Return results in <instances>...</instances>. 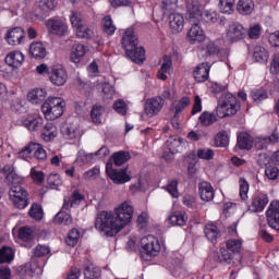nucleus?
<instances>
[{"label":"nucleus","instance_id":"16","mask_svg":"<svg viewBox=\"0 0 279 279\" xmlns=\"http://www.w3.org/2000/svg\"><path fill=\"white\" fill-rule=\"evenodd\" d=\"M168 21L172 34H180L184 29V15L181 13H170Z\"/></svg>","mask_w":279,"mask_h":279},{"label":"nucleus","instance_id":"3","mask_svg":"<svg viewBox=\"0 0 279 279\" xmlns=\"http://www.w3.org/2000/svg\"><path fill=\"white\" fill-rule=\"evenodd\" d=\"M121 45L125 51V56L130 58L132 62H135V64L145 62V48L138 46V35L134 33L133 28H128L124 32Z\"/></svg>","mask_w":279,"mask_h":279},{"label":"nucleus","instance_id":"33","mask_svg":"<svg viewBox=\"0 0 279 279\" xmlns=\"http://www.w3.org/2000/svg\"><path fill=\"white\" fill-rule=\"evenodd\" d=\"M29 52L33 58L40 60L41 58H45V56H47V48H45V45H43V43L36 41L31 45Z\"/></svg>","mask_w":279,"mask_h":279},{"label":"nucleus","instance_id":"36","mask_svg":"<svg viewBox=\"0 0 279 279\" xmlns=\"http://www.w3.org/2000/svg\"><path fill=\"white\" fill-rule=\"evenodd\" d=\"M198 121L203 128H210V125L217 122V116L213 112L204 111L199 116Z\"/></svg>","mask_w":279,"mask_h":279},{"label":"nucleus","instance_id":"21","mask_svg":"<svg viewBox=\"0 0 279 279\" xmlns=\"http://www.w3.org/2000/svg\"><path fill=\"white\" fill-rule=\"evenodd\" d=\"M198 193L203 202H210L215 198V190L213 189V185L206 181L199 183Z\"/></svg>","mask_w":279,"mask_h":279},{"label":"nucleus","instance_id":"10","mask_svg":"<svg viewBox=\"0 0 279 279\" xmlns=\"http://www.w3.org/2000/svg\"><path fill=\"white\" fill-rule=\"evenodd\" d=\"M247 36V29L240 23H231L227 29V40L230 43H239Z\"/></svg>","mask_w":279,"mask_h":279},{"label":"nucleus","instance_id":"24","mask_svg":"<svg viewBox=\"0 0 279 279\" xmlns=\"http://www.w3.org/2000/svg\"><path fill=\"white\" fill-rule=\"evenodd\" d=\"M269 204V197L267 194L256 195L252 201V210L253 213H263L265 210V206Z\"/></svg>","mask_w":279,"mask_h":279},{"label":"nucleus","instance_id":"64","mask_svg":"<svg viewBox=\"0 0 279 279\" xmlns=\"http://www.w3.org/2000/svg\"><path fill=\"white\" fill-rule=\"evenodd\" d=\"M265 175L268 178V180H278L279 175V169L276 166H268L265 169Z\"/></svg>","mask_w":279,"mask_h":279},{"label":"nucleus","instance_id":"35","mask_svg":"<svg viewBox=\"0 0 279 279\" xmlns=\"http://www.w3.org/2000/svg\"><path fill=\"white\" fill-rule=\"evenodd\" d=\"M111 160H113L116 167H123V165H125V162L130 160V153L124 150L113 153L111 155Z\"/></svg>","mask_w":279,"mask_h":279},{"label":"nucleus","instance_id":"32","mask_svg":"<svg viewBox=\"0 0 279 279\" xmlns=\"http://www.w3.org/2000/svg\"><path fill=\"white\" fill-rule=\"evenodd\" d=\"M238 146L240 149H252L254 147V140L252 138V135L250 133H240L238 136Z\"/></svg>","mask_w":279,"mask_h":279},{"label":"nucleus","instance_id":"52","mask_svg":"<svg viewBox=\"0 0 279 279\" xmlns=\"http://www.w3.org/2000/svg\"><path fill=\"white\" fill-rule=\"evenodd\" d=\"M197 158L201 160H213L215 158V150L210 148H198Z\"/></svg>","mask_w":279,"mask_h":279},{"label":"nucleus","instance_id":"62","mask_svg":"<svg viewBox=\"0 0 279 279\" xmlns=\"http://www.w3.org/2000/svg\"><path fill=\"white\" fill-rule=\"evenodd\" d=\"M38 8L43 12H51L56 8V0H39Z\"/></svg>","mask_w":279,"mask_h":279},{"label":"nucleus","instance_id":"55","mask_svg":"<svg viewBox=\"0 0 279 279\" xmlns=\"http://www.w3.org/2000/svg\"><path fill=\"white\" fill-rule=\"evenodd\" d=\"M262 29L259 24H255L246 31V34L251 40H258V38H260Z\"/></svg>","mask_w":279,"mask_h":279},{"label":"nucleus","instance_id":"53","mask_svg":"<svg viewBox=\"0 0 279 279\" xmlns=\"http://www.w3.org/2000/svg\"><path fill=\"white\" fill-rule=\"evenodd\" d=\"M251 97L255 104H260L267 99V92L265 89H254L251 92Z\"/></svg>","mask_w":279,"mask_h":279},{"label":"nucleus","instance_id":"48","mask_svg":"<svg viewBox=\"0 0 279 279\" xmlns=\"http://www.w3.org/2000/svg\"><path fill=\"white\" fill-rule=\"evenodd\" d=\"M239 186H240V197L243 202L247 199V194L250 193V183L245 178L241 177L239 180Z\"/></svg>","mask_w":279,"mask_h":279},{"label":"nucleus","instance_id":"49","mask_svg":"<svg viewBox=\"0 0 279 279\" xmlns=\"http://www.w3.org/2000/svg\"><path fill=\"white\" fill-rule=\"evenodd\" d=\"M215 143L217 147H228V143H230V138L228 137V132L220 131L215 136Z\"/></svg>","mask_w":279,"mask_h":279},{"label":"nucleus","instance_id":"63","mask_svg":"<svg viewBox=\"0 0 279 279\" xmlns=\"http://www.w3.org/2000/svg\"><path fill=\"white\" fill-rule=\"evenodd\" d=\"M31 178L34 182H37V184H43V182H45V172L36 170V168H32Z\"/></svg>","mask_w":279,"mask_h":279},{"label":"nucleus","instance_id":"37","mask_svg":"<svg viewBox=\"0 0 279 279\" xmlns=\"http://www.w3.org/2000/svg\"><path fill=\"white\" fill-rule=\"evenodd\" d=\"M104 112H106V108H104V106L94 105L90 111L93 123H96V125H99V123H101V117H104Z\"/></svg>","mask_w":279,"mask_h":279},{"label":"nucleus","instance_id":"54","mask_svg":"<svg viewBox=\"0 0 279 279\" xmlns=\"http://www.w3.org/2000/svg\"><path fill=\"white\" fill-rule=\"evenodd\" d=\"M80 241V230L72 229L68 234L65 243L70 245V247H75V244Z\"/></svg>","mask_w":279,"mask_h":279},{"label":"nucleus","instance_id":"51","mask_svg":"<svg viewBox=\"0 0 279 279\" xmlns=\"http://www.w3.org/2000/svg\"><path fill=\"white\" fill-rule=\"evenodd\" d=\"M28 215L32 217V219L40 221V219H43V207L39 204H33Z\"/></svg>","mask_w":279,"mask_h":279},{"label":"nucleus","instance_id":"50","mask_svg":"<svg viewBox=\"0 0 279 279\" xmlns=\"http://www.w3.org/2000/svg\"><path fill=\"white\" fill-rule=\"evenodd\" d=\"M199 19L203 23L209 24L217 23V21H219L217 17V12L215 11H204L203 13L201 12Z\"/></svg>","mask_w":279,"mask_h":279},{"label":"nucleus","instance_id":"11","mask_svg":"<svg viewBox=\"0 0 279 279\" xmlns=\"http://www.w3.org/2000/svg\"><path fill=\"white\" fill-rule=\"evenodd\" d=\"M162 108H165V99L160 96H156L146 100L144 112L147 117H156Z\"/></svg>","mask_w":279,"mask_h":279},{"label":"nucleus","instance_id":"20","mask_svg":"<svg viewBox=\"0 0 279 279\" xmlns=\"http://www.w3.org/2000/svg\"><path fill=\"white\" fill-rule=\"evenodd\" d=\"M193 75L198 83L206 82L210 75V64L208 62L198 64L194 70Z\"/></svg>","mask_w":279,"mask_h":279},{"label":"nucleus","instance_id":"14","mask_svg":"<svg viewBox=\"0 0 279 279\" xmlns=\"http://www.w3.org/2000/svg\"><path fill=\"white\" fill-rule=\"evenodd\" d=\"M24 38H25V29H23V27L11 28L5 34V40L8 45H11L12 47L16 45H21Z\"/></svg>","mask_w":279,"mask_h":279},{"label":"nucleus","instance_id":"28","mask_svg":"<svg viewBox=\"0 0 279 279\" xmlns=\"http://www.w3.org/2000/svg\"><path fill=\"white\" fill-rule=\"evenodd\" d=\"M205 236L210 243H217V239L221 236V231L217 228V225L209 223L204 228Z\"/></svg>","mask_w":279,"mask_h":279},{"label":"nucleus","instance_id":"41","mask_svg":"<svg viewBox=\"0 0 279 279\" xmlns=\"http://www.w3.org/2000/svg\"><path fill=\"white\" fill-rule=\"evenodd\" d=\"M102 29L105 34L108 36H112L117 32V26L112 22V17L110 15H106L101 21Z\"/></svg>","mask_w":279,"mask_h":279},{"label":"nucleus","instance_id":"47","mask_svg":"<svg viewBox=\"0 0 279 279\" xmlns=\"http://www.w3.org/2000/svg\"><path fill=\"white\" fill-rule=\"evenodd\" d=\"M47 183L50 189L58 191L62 184V177L58 173H51L47 178Z\"/></svg>","mask_w":279,"mask_h":279},{"label":"nucleus","instance_id":"31","mask_svg":"<svg viewBox=\"0 0 279 279\" xmlns=\"http://www.w3.org/2000/svg\"><path fill=\"white\" fill-rule=\"evenodd\" d=\"M88 51V48L82 44H77L72 48L71 53V60L74 62V64H77L81 62L82 58L86 56V52Z\"/></svg>","mask_w":279,"mask_h":279},{"label":"nucleus","instance_id":"23","mask_svg":"<svg viewBox=\"0 0 279 279\" xmlns=\"http://www.w3.org/2000/svg\"><path fill=\"white\" fill-rule=\"evenodd\" d=\"M43 117L40 116H27L23 121L24 128H27L31 132H38L43 128Z\"/></svg>","mask_w":279,"mask_h":279},{"label":"nucleus","instance_id":"60","mask_svg":"<svg viewBox=\"0 0 279 279\" xmlns=\"http://www.w3.org/2000/svg\"><path fill=\"white\" fill-rule=\"evenodd\" d=\"M242 245H243V242L241 240L227 241V250H229V252H233V254H239V252H241Z\"/></svg>","mask_w":279,"mask_h":279},{"label":"nucleus","instance_id":"39","mask_svg":"<svg viewBox=\"0 0 279 279\" xmlns=\"http://www.w3.org/2000/svg\"><path fill=\"white\" fill-rule=\"evenodd\" d=\"M53 222L59 226H71V223H73V218L71 217V214H68L66 211H59L54 216Z\"/></svg>","mask_w":279,"mask_h":279},{"label":"nucleus","instance_id":"38","mask_svg":"<svg viewBox=\"0 0 279 279\" xmlns=\"http://www.w3.org/2000/svg\"><path fill=\"white\" fill-rule=\"evenodd\" d=\"M62 134L64 138L73 141V138H77V136H80V128L75 124H69L63 128Z\"/></svg>","mask_w":279,"mask_h":279},{"label":"nucleus","instance_id":"4","mask_svg":"<svg viewBox=\"0 0 279 279\" xmlns=\"http://www.w3.org/2000/svg\"><path fill=\"white\" fill-rule=\"evenodd\" d=\"M64 106H66L64 99L50 96L43 104L41 112H44V117L47 121H56V119H60V117L64 114Z\"/></svg>","mask_w":279,"mask_h":279},{"label":"nucleus","instance_id":"57","mask_svg":"<svg viewBox=\"0 0 279 279\" xmlns=\"http://www.w3.org/2000/svg\"><path fill=\"white\" fill-rule=\"evenodd\" d=\"M51 250L47 245L38 244L34 250H33V256L35 258H43V256H47Z\"/></svg>","mask_w":279,"mask_h":279},{"label":"nucleus","instance_id":"6","mask_svg":"<svg viewBox=\"0 0 279 279\" xmlns=\"http://www.w3.org/2000/svg\"><path fill=\"white\" fill-rule=\"evenodd\" d=\"M48 75L53 86H64V84H66V80H69L66 70L60 64L52 65L48 71Z\"/></svg>","mask_w":279,"mask_h":279},{"label":"nucleus","instance_id":"17","mask_svg":"<svg viewBox=\"0 0 279 279\" xmlns=\"http://www.w3.org/2000/svg\"><path fill=\"white\" fill-rule=\"evenodd\" d=\"M84 202V194L78 191H74L71 196H65L63 199V210H71V208H77L80 204Z\"/></svg>","mask_w":279,"mask_h":279},{"label":"nucleus","instance_id":"12","mask_svg":"<svg viewBox=\"0 0 279 279\" xmlns=\"http://www.w3.org/2000/svg\"><path fill=\"white\" fill-rule=\"evenodd\" d=\"M268 226L279 232V202L272 201L266 211Z\"/></svg>","mask_w":279,"mask_h":279},{"label":"nucleus","instance_id":"34","mask_svg":"<svg viewBox=\"0 0 279 279\" xmlns=\"http://www.w3.org/2000/svg\"><path fill=\"white\" fill-rule=\"evenodd\" d=\"M169 221L172 226H186L189 221V216L186 213L174 211L169 216Z\"/></svg>","mask_w":279,"mask_h":279},{"label":"nucleus","instance_id":"42","mask_svg":"<svg viewBox=\"0 0 279 279\" xmlns=\"http://www.w3.org/2000/svg\"><path fill=\"white\" fill-rule=\"evenodd\" d=\"M178 10V0H161V11L163 14H173Z\"/></svg>","mask_w":279,"mask_h":279},{"label":"nucleus","instance_id":"56","mask_svg":"<svg viewBox=\"0 0 279 279\" xmlns=\"http://www.w3.org/2000/svg\"><path fill=\"white\" fill-rule=\"evenodd\" d=\"M204 47V51L209 56H217V53H219V46L213 40L205 41Z\"/></svg>","mask_w":279,"mask_h":279},{"label":"nucleus","instance_id":"58","mask_svg":"<svg viewBox=\"0 0 279 279\" xmlns=\"http://www.w3.org/2000/svg\"><path fill=\"white\" fill-rule=\"evenodd\" d=\"M93 29L88 28V26L84 25L76 28V36L77 38H93L94 36Z\"/></svg>","mask_w":279,"mask_h":279},{"label":"nucleus","instance_id":"7","mask_svg":"<svg viewBox=\"0 0 279 279\" xmlns=\"http://www.w3.org/2000/svg\"><path fill=\"white\" fill-rule=\"evenodd\" d=\"M106 172L114 184H125V182H130V180H132V177L128 174V168L117 170L112 168V163L110 162L106 166Z\"/></svg>","mask_w":279,"mask_h":279},{"label":"nucleus","instance_id":"61","mask_svg":"<svg viewBox=\"0 0 279 279\" xmlns=\"http://www.w3.org/2000/svg\"><path fill=\"white\" fill-rule=\"evenodd\" d=\"M172 197H180V192L178 191V180H172L169 184L163 187Z\"/></svg>","mask_w":279,"mask_h":279},{"label":"nucleus","instance_id":"30","mask_svg":"<svg viewBox=\"0 0 279 279\" xmlns=\"http://www.w3.org/2000/svg\"><path fill=\"white\" fill-rule=\"evenodd\" d=\"M253 58L255 62H258L259 64H267L269 60V52L262 46H255Z\"/></svg>","mask_w":279,"mask_h":279},{"label":"nucleus","instance_id":"46","mask_svg":"<svg viewBox=\"0 0 279 279\" xmlns=\"http://www.w3.org/2000/svg\"><path fill=\"white\" fill-rule=\"evenodd\" d=\"M19 239L24 243H31L34 241V230L29 227H22L19 231Z\"/></svg>","mask_w":279,"mask_h":279},{"label":"nucleus","instance_id":"29","mask_svg":"<svg viewBox=\"0 0 279 279\" xmlns=\"http://www.w3.org/2000/svg\"><path fill=\"white\" fill-rule=\"evenodd\" d=\"M43 138L46 143H49L58 136V129L53 122H47L43 128Z\"/></svg>","mask_w":279,"mask_h":279},{"label":"nucleus","instance_id":"9","mask_svg":"<svg viewBox=\"0 0 279 279\" xmlns=\"http://www.w3.org/2000/svg\"><path fill=\"white\" fill-rule=\"evenodd\" d=\"M46 27L51 36H59L62 38V36L69 34V26L62 20L50 19L47 21Z\"/></svg>","mask_w":279,"mask_h":279},{"label":"nucleus","instance_id":"44","mask_svg":"<svg viewBox=\"0 0 279 279\" xmlns=\"http://www.w3.org/2000/svg\"><path fill=\"white\" fill-rule=\"evenodd\" d=\"M239 99L232 95L231 93H222L221 96L218 99V106H234Z\"/></svg>","mask_w":279,"mask_h":279},{"label":"nucleus","instance_id":"5","mask_svg":"<svg viewBox=\"0 0 279 279\" xmlns=\"http://www.w3.org/2000/svg\"><path fill=\"white\" fill-rule=\"evenodd\" d=\"M36 158L37 160H47V150L39 143L32 142L20 151V158Z\"/></svg>","mask_w":279,"mask_h":279},{"label":"nucleus","instance_id":"1","mask_svg":"<svg viewBox=\"0 0 279 279\" xmlns=\"http://www.w3.org/2000/svg\"><path fill=\"white\" fill-rule=\"evenodd\" d=\"M133 215L134 208L124 202L116 208V213L101 211L96 218L95 228L98 232H104L106 236H114L132 221Z\"/></svg>","mask_w":279,"mask_h":279},{"label":"nucleus","instance_id":"18","mask_svg":"<svg viewBox=\"0 0 279 279\" xmlns=\"http://www.w3.org/2000/svg\"><path fill=\"white\" fill-rule=\"evenodd\" d=\"M186 10L190 21H199V17L202 16V5L199 4V0H187Z\"/></svg>","mask_w":279,"mask_h":279},{"label":"nucleus","instance_id":"22","mask_svg":"<svg viewBox=\"0 0 279 279\" xmlns=\"http://www.w3.org/2000/svg\"><path fill=\"white\" fill-rule=\"evenodd\" d=\"M5 64L12 66L13 69H19L21 64L25 61V56L21 51L9 52L5 57Z\"/></svg>","mask_w":279,"mask_h":279},{"label":"nucleus","instance_id":"25","mask_svg":"<svg viewBox=\"0 0 279 279\" xmlns=\"http://www.w3.org/2000/svg\"><path fill=\"white\" fill-rule=\"evenodd\" d=\"M191 106V98L190 97H182L180 100H174L170 106V112H173L177 116H180L181 112H184L185 108Z\"/></svg>","mask_w":279,"mask_h":279},{"label":"nucleus","instance_id":"13","mask_svg":"<svg viewBox=\"0 0 279 279\" xmlns=\"http://www.w3.org/2000/svg\"><path fill=\"white\" fill-rule=\"evenodd\" d=\"M195 21L196 20L192 21V27L187 33V40L191 43V45H196V43H204L206 40L204 29H202V26Z\"/></svg>","mask_w":279,"mask_h":279},{"label":"nucleus","instance_id":"59","mask_svg":"<svg viewBox=\"0 0 279 279\" xmlns=\"http://www.w3.org/2000/svg\"><path fill=\"white\" fill-rule=\"evenodd\" d=\"M217 260L218 263H227V265H230V263H232V254H230V251L227 248H220Z\"/></svg>","mask_w":279,"mask_h":279},{"label":"nucleus","instance_id":"40","mask_svg":"<svg viewBox=\"0 0 279 279\" xmlns=\"http://www.w3.org/2000/svg\"><path fill=\"white\" fill-rule=\"evenodd\" d=\"M84 276L86 279H98L101 276V269L95 264L85 266Z\"/></svg>","mask_w":279,"mask_h":279},{"label":"nucleus","instance_id":"45","mask_svg":"<svg viewBox=\"0 0 279 279\" xmlns=\"http://www.w3.org/2000/svg\"><path fill=\"white\" fill-rule=\"evenodd\" d=\"M235 0H219L218 8L222 14H232L234 12Z\"/></svg>","mask_w":279,"mask_h":279},{"label":"nucleus","instance_id":"8","mask_svg":"<svg viewBox=\"0 0 279 279\" xmlns=\"http://www.w3.org/2000/svg\"><path fill=\"white\" fill-rule=\"evenodd\" d=\"M141 245L144 254L147 256H156L160 252V242L154 235L142 238Z\"/></svg>","mask_w":279,"mask_h":279},{"label":"nucleus","instance_id":"27","mask_svg":"<svg viewBox=\"0 0 279 279\" xmlns=\"http://www.w3.org/2000/svg\"><path fill=\"white\" fill-rule=\"evenodd\" d=\"M31 104L38 106V104H43L44 99L47 98V89L36 88L28 93L27 95Z\"/></svg>","mask_w":279,"mask_h":279},{"label":"nucleus","instance_id":"43","mask_svg":"<svg viewBox=\"0 0 279 279\" xmlns=\"http://www.w3.org/2000/svg\"><path fill=\"white\" fill-rule=\"evenodd\" d=\"M14 260V251L10 246L0 248V265L3 263H12Z\"/></svg>","mask_w":279,"mask_h":279},{"label":"nucleus","instance_id":"26","mask_svg":"<svg viewBox=\"0 0 279 279\" xmlns=\"http://www.w3.org/2000/svg\"><path fill=\"white\" fill-rule=\"evenodd\" d=\"M236 12L242 16H248L254 12V0H239L236 3Z\"/></svg>","mask_w":279,"mask_h":279},{"label":"nucleus","instance_id":"19","mask_svg":"<svg viewBox=\"0 0 279 279\" xmlns=\"http://www.w3.org/2000/svg\"><path fill=\"white\" fill-rule=\"evenodd\" d=\"M241 110V102L235 101V104L232 105H225L217 107V117L219 119H226V117H233V114H236Z\"/></svg>","mask_w":279,"mask_h":279},{"label":"nucleus","instance_id":"15","mask_svg":"<svg viewBox=\"0 0 279 279\" xmlns=\"http://www.w3.org/2000/svg\"><path fill=\"white\" fill-rule=\"evenodd\" d=\"M276 143H279V134L275 132L268 137L255 138L254 147L255 149L263 151L264 149H267L269 145H276Z\"/></svg>","mask_w":279,"mask_h":279},{"label":"nucleus","instance_id":"2","mask_svg":"<svg viewBox=\"0 0 279 279\" xmlns=\"http://www.w3.org/2000/svg\"><path fill=\"white\" fill-rule=\"evenodd\" d=\"M2 173L5 175L7 183L12 184L9 191V197L14 204V207L20 210L27 208V206H29V198L27 197L28 194L23 186L19 185L23 182V178L19 177V174L14 172V168L10 165L2 168Z\"/></svg>","mask_w":279,"mask_h":279}]
</instances>
